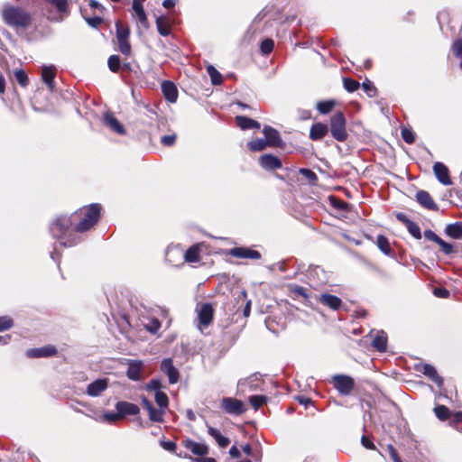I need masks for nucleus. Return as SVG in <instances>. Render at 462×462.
I'll list each match as a JSON object with an SVG mask.
<instances>
[{
  "label": "nucleus",
  "mask_w": 462,
  "mask_h": 462,
  "mask_svg": "<svg viewBox=\"0 0 462 462\" xmlns=\"http://www.w3.org/2000/svg\"><path fill=\"white\" fill-rule=\"evenodd\" d=\"M274 47V42L272 39H265L261 43V51L264 55L270 54Z\"/></svg>",
  "instance_id": "obj_46"
},
{
  "label": "nucleus",
  "mask_w": 462,
  "mask_h": 462,
  "mask_svg": "<svg viewBox=\"0 0 462 462\" xmlns=\"http://www.w3.org/2000/svg\"><path fill=\"white\" fill-rule=\"evenodd\" d=\"M144 327L149 332L156 334L161 328V323L158 319H152L149 320V322L145 324Z\"/></svg>",
  "instance_id": "obj_49"
},
{
  "label": "nucleus",
  "mask_w": 462,
  "mask_h": 462,
  "mask_svg": "<svg viewBox=\"0 0 462 462\" xmlns=\"http://www.w3.org/2000/svg\"><path fill=\"white\" fill-rule=\"evenodd\" d=\"M116 409L120 413L121 418H124L126 415H137L140 411V409L136 404L124 401L117 402Z\"/></svg>",
  "instance_id": "obj_11"
},
{
  "label": "nucleus",
  "mask_w": 462,
  "mask_h": 462,
  "mask_svg": "<svg viewBox=\"0 0 462 462\" xmlns=\"http://www.w3.org/2000/svg\"><path fill=\"white\" fill-rule=\"evenodd\" d=\"M176 135L175 134H169V135H163L161 138V142L163 145L171 146L175 143Z\"/></svg>",
  "instance_id": "obj_57"
},
{
  "label": "nucleus",
  "mask_w": 462,
  "mask_h": 462,
  "mask_svg": "<svg viewBox=\"0 0 462 462\" xmlns=\"http://www.w3.org/2000/svg\"><path fill=\"white\" fill-rule=\"evenodd\" d=\"M13 326L12 319L8 317H0V331L8 329Z\"/></svg>",
  "instance_id": "obj_54"
},
{
  "label": "nucleus",
  "mask_w": 462,
  "mask_h": 462,
  "mask_svg": "<svg viewBox=\"0 0 462 462\" xmlns=\"http://www.w3.org/2000/svg\"><path fill=\"white\" fill-rule=\"evenodd\" d=\"M433 171L438 180L443 185H451L449 178V171L446 165L442 162H435L433 165Z\"/></svg>",
  "instance_id": "obj_10"
},
{
  "label": "nucleus",
  "mask_w": 462,
  "mask_h": 462,
  "mask_svg": "<svg viewBox=\"0 0 462 462\" xmlns=\"http://www.w3.org/2000/svg\"><path fill=\"white\" fill-rule=\"evenodd\" d=\"M260 164L265 170H276L282 167L280 159L270 153L260 157Z\"/></svg>",
  "instance_id": "obj_14"
},
{
  "label": "nucleus",
  "mask_w": 462,
  "mask_h": 462,
  "mask_svg": "<svg viewBox=\"0 0 462 462\" xmlns=\"http://www.w3.org/2000/svg\"><path fill=\"white\" fill-rule=\"evenodd\" d=\"M108 386V379H97L91 383H89L87 387V393L92 397L99 396Z\"/></svg>",
  "instance_id": "obj_9"
},
{
  "label": "nucleus",
  "mask_w": 462,
  "mask_h": 462,
  "mask_svg": "<svg viewBox=\"0 0 462 462\" xmlns=\"http://www.w3.org/2000/svg\"><path fill=\"white\" fill-rule=\"evenodd\" d=\"M328 130H330L331 135L337 141H346L348 137L346 131V120L342 112L338 111L331 116Z\"/></svg>",
  "instance_id": "obj_3"
},
{
  "label": "nucleus",
  "mask_w": 462,
  "mask_h": 462,
  "mask_svg": "<svg viewBox=\"0 0 462 462\" xmlns=\"http://www.w3.org/2000/svg\"><path fill=\"white\" fill-rule=\"evenodd\" d=\"M422 373L432 382H434L439 387L443 385V378L439 375L436 368L433 365L425 364L422 367Z\"/></svg>",
  "instance_id": "obj_23"
},
{
  "label": "nucleus",
  "mask_w": 462,
  "mask_h": 462,
  "mask_svg": "<svg viewBox=\"0 0 462 462\" xmlns=\"http://www.w3.org/2000/svg\"><path fill=\"white\" fill-rule=\"evenodd\" d=\"M334 384L340 393L347 395L354 387V381L351 377L346 375H336L334 377Z\"/></svg>",
  "instance_id": "obj_6"
},
{
  "label": "nucleus",
  "mask_w": 462,
  "mask_h": 462,
  "mask_svg": "<svg viewBox=\"0 0 462 462\" xmlns=\"http://www.w3.org/2000/svg\"><path fill=\"white\" fill-rule=\"evenodd\" d=\"M14 77L16 81L21 87H26L29 83V79L26 72L23 69H16L14 71Z\"/></svg>",
  "instance_id": "obj_39"
},
{
  "label": "nucleus",
  "mask_w": 462,
  "mask_h": 462,
  "mask_svg": "<svg viewBox=\"0 0 462 462\" xmlns=\"http://www.w3.org/2000/svg\"><path fill=\"white\" fill-rule=\"evenodd\" d=\"M445 233L447 236H448L454 239H461L462 238V223L456 222V223L448 225L445 228Z\"/></svg>",
  "instance_id": "obj_28"
},
{
  "label": "nucleus",
  "mask_w": 462,
  "mask_h": 462,
  "mask_svg": "<svg viewBox=\"0 0 462 462\" xmlns=\"http://www.w3.org/2000/svg\"><path fill=\"white\" fill-rule=\"evenodd\" d=\"M2 17L4 22L14 28L26 29L32 23V16L27 11L6 5L2 11Z\"/></svg>",
  "instance_id": "obj_2"
},
{
  "label": "nucleus",
  "mask_w": 462,
  "mask_h": 462,
  "mask_svg": "<svg viewBox=\"0 0 462 462\" xmlns=\"http://www.w3.org/2000/svg\"><path fill=\"white\" fill-rule=\"evenodd\" d=\"M100 210L101 206L99 204H91L85 210L83 218L75 226L76 214H72L69 217L60 216L51 224V234L53 238L60 241L62 246L70 247L76 245L80 241L79 233L90 229L97 223Z\"/></svg>",
  "instance_id": "obj_1"
},
{
  "label": "nucleus",
  "mask_w": 462,
  "mask_h": 462,
  "mask_svg": "<svg viewBox=\"0 0 462 462\" xmlns=\"http://www.w3.org/2000/svg\"><path fill=\"white\" fill-rule=\"evenodd\" d=\"M263 133L269 146H279L282 143L280 134L276 129L266 125L263 127Z\"/></svg>",
  "instance_id": "obj_15"
},
{
  "label": "nucleus",
  "mask_w": 462,
  "mask_h": 462,
  "mask_svg": "<svg viewBox=\"0 0 462 462\" xmlns=\"http://www.w3.org/2000/svg\"><path fill=\"white\" fill-rule=\"evenodd\" d=\"M424 236L426 239H429L435 243H437L440 238L437 234H435L432 230L430 229L424 231Z\"/></svg>",
  "instance_id": "obj_59"
},
{
  "label": "nucleus",
  "mask_w": 462,
  "mask_h": 462,
  "mask_svg": "<svg viewBox=\"0 0 462 462\" xmlns=\"http://www.w3.org/2000/svg\"><path fill=\"white\" fill-rule=\"evenodd\" d=\"M373 346L379 352H384L387 347V336L383 331H379L372 343Z\"/></svg>",
  "instance_id": "obj_27"
},
{
  "label": "nucleus",
  "mask_w": 462,
  "mask_h": 462,
  "mask_svg": "<svg viewBox=\"0 0 462 462\" xmlns=\"http://www.w3.org/2000/svg\"><path fill=\"white\" fill-rule=\"evenodd\" d=\"M334 106L335 101L333 100L320 101L317 104V109L322 115L328 114Z\"/></svg>",
  "instance_id": "obj_32"
},
{
  "label": "nucleus",
  "mask_w": 462,
  "mask_h": 462,
  "mask_svg": "<svg viewBox=\"0 0 462 462\" xmlns=\"http://www.w3.org/2000/svg\"><path fill=\"white\" fill-rule=\"evenodd\" d=\"M162 387V383L159 379H152L149 383L146 385V389L148 391H160Z\"/></svg>",
  "instance_id": "obj_53"
},
{
  "label": "nucleus",
  "mask_w": 462,
  "mask_h": 462,
  "mask_svg": "<svg viewBox=\"0 0 462 462\" xmlns=\"http://www.w3.org/2000/svg\"><path fill=\"white\" fill-rule=\"evenodd\" d=\"M236 120L238 126L243 130L252 129V128H255V129L260 128V124L257 121L251 119L249 117L238 116L236 117Z\"/></svg>",
  "instance_id": "obj_26"
},
{
  "label": "nucleus",
  "mask_w": 462,
  "mask_h": 462,
  "mask_svg": "<svg viewBox=\"0 0 462 462\" xmlns=\"http://www.w3.org/2000/svg\"><path fill=\"white\" fill-rule=\"evenodd\" d=\"M231 254L243 259H260L261 254L258 251L244 247H235L231 250Z\"/></svg>",
  "instance_id": "obj_16"
},
{
  "label": "nucleus",
  "mask_w": 462,
  "mask_h": 462,
  "mask_svg": "<svg viewBox=\"0 0 462 462\" xmlns=\"http://www.w3.org/2000/svg\"><path fill=\"white\" fill-rule=\"evenodd\" d=\"M107 64H108V68L111 71L117 72L120 68V65H121V60H120L119 56H117V55L110 56L108 58Z\"/></svg>",
  "instance_id": "obj_45"
},
{
  "label": "nucleus",
  "mask_w": 462,
  "mask_h": 462,
  "mask_svg": "<svg viewBox=\"0 0 462 462\" xmlns=\"http://www.w3.org/2000/svg\"><path fill=\"white\" fill-rule=\"evenodd\" d=\"M50 5H53L58 12L60 13H67L69 10V2L68 0H45Z\"/></svg>",
  "instance_id": "obj_35"
},
{
  "label": "nucleus",
  "mask_w": 462,
  "mask_h": 462,
  "mask_svg": "<svg viewBox=\"0 0 462 462\" xmlns=\"http://www.w3.org/2000/svg\"><path fill=\"white\" fill-rule=\"evenodd\" d=\"M199 329L202 332L203 328H208L213 320L214 309L210 303H203L199 309L197 310Z\"/></svg>",
  "instance_id": "obj_4"
},
{
  "label": "nucleus",
  "mask_w": 462,
  "mask_h": 462,
  "mask_svg": "<svg viewBox=\"0 0 462 462\" xmlns=\"http://www.w3.org/2000/svg\"><path fill=\"white\" fill-rule=\"evenodd\" d=\"M402 137L407 143H412L415 141L414 134L407 128L402 130Z\"/></svg>",
  "instance_id": "obj_50"
},
{
  "label": "nucleus",
  "mask_w": 462,
  "mask_h": 462,
  "mask_svg": "<svg viewBox=\"0 0 462 462\" xmlns=\"http://www.w3.org/2000/svg\"><path fill=\"white\" fill-rule=\"evenodd\" d=\"M409 233L416 239L421 238V232L420 226L413 221L408 222L405 225Z\"/></svg>",
  "instance_id": "obj_41"
},
{
  "label": "nucleus",
  "mask_w": 462,
  "mask_h": 462,
  "mask_svg": "<svg viewBox=\"0 0 462 462\" xmlns=\"http://www.w3.org/2000/svg\"><path fill=\"white\" fill-rule=\"evenodd\" d=\"M118 42V50L120 52L125 56H129L131 54V45L128 42V39H117Z\"/></svg>",
  "instance_id": "obj_42"
},
{
  "label": "nucleus",
  "mask_w": 462,
  "mask_h": 462,
  "mask_svg": "<svg viewBox=\"0 0 462 462\" xmlns=\"http://www.w3.org/2000/svg\"><path fill=\"white\" fill-rule=\"evenodd\" d=\"M57 353L55 346L47 345L39 348H31L26 351V356L29 358H40L52 356Z\"/></svg>",
  "instance_id": "obj_8"
},
{
  "label": "nucleus",
  "mask_w": 462,
  "mask_h": 462,
  "mask_svg": "<svg viewBox=\"0 0 462 462\" xmlns=\"http://www.w3.org/2000/svg\"><path fill=\"white\" fill-rule=\"evenodd\" d=\"M416 199L418 203L425 208L431 210H438V205L434 202L429 192L420 190L416 193Z\"/></svg>",
  "instance_id": "obj_13"
},
{
  "label": "nucleus",
  "mask_w": 462,
  "mask_h": 462,
  "mask_svg": "<svg viewBox=\"0 0 462 462\" xmlns=\"http://www.w3.org/2000/svg\"><path fill=\"white\" fill-rule=\"evenodd\" d=\"M177 0H164L162 2V6L164 8L170 9L172 8L176 5Z\"/></svg>",
  "instance_id": "obj_64"
},
{
  "label": "nucleus",
  "mask_w": 462,
  "mask_h": 462,
  "mask_svg": "<svg viewBox=\"0 0 462 462\" xmlns=\"http://www.w3.org/2000/svg\"><path fill=\"white\" fill-rule=\"evenodd\" d=\"M122 419L120 413L116 412H106L104 414V420L107 422L113 423L117 420Z\"/></svg>",
  "instance_id": "obj_56"
},
{
  "label": "nucleus",
  "mask_w": 462,
  "mask_h": 462,
  "mask_svg": "<svg viewBox=\"0 0 462 462\" xmlns=\"http://www.w3.org/2000/svg\"><path fill=\"white\" fill-rule=\"evenodd\" d=\"M104 123L114 132L119 134H125V130L124 125L114 116L111 113H106L104 115Z\"/></svg>",
  "instance_id": "obj_21"
},
{
  "label": "nucleus",
  "mask_w": 462,
  "mask_h": 462,
  "mask_svg": "<svg viewBox=\"0 0 462 462\" xmlns=\"http://www.w3.org/2000/svg\"><path fill=\"white\" fill-rule=\"evenodd\" d=\"M133 16L135 18L144 29L149 28V22L143 5L132 3Z\"/></svg>",
  "instance_id": "obj_17"
},
{
  "label": "nucleus",
  "mask_w": 462,
  "mask_h": 462,
  "mask_svg": "<svg viewBox=\"0 0 462 462\" xmlns=\"http://www.w3.org/2000/svg\"><path fill=\"white\" fill-rule=\"evenodd\" d=\"M248 146L250 150L254 152H260L269 146L267 142L264 139L257 138L248 143Z\"/></svg>",
  "instance_id": "obj_34"
},
{
  "label": "nucleus",
  "mask_w": 462,
  "mask_h": 462,
  "mask_svg": "<svg viewBox=\"0 0 462 462\" xmlns=\"http://www.w3.org/2000/svg\"><path fill=\"white\" fill-rule=\"evenodd\" d=\"M183 445L187 449L197 456H205L208 452L207 445L196 442L192 439L184 440Z\"/></svg>",
  "instance_id": "obj_19"
},
{
  "label": "nucleus",
  "mask_w": 462,
  "mask_h": 462,
  "mask_svg": "<svg viewBox=\"0 0 462 462\" xmlns=\"http://www.w3.org/2000/svg\"><path fill=\"white\" fill-rule=\"evenodd\" d=\"M143 364L141 361H131L128 365L126 374L129 379L138 381L141 379Z\"/></svg>",
  "instance_id": "obj_24"
},
{
  "label": "nucleus",
  "mask_w": 462,
  "mask_h": 462,
  "mask_svg": "<svg viewBox=\"0 0 462 462\" xmlns=\"http://www.w3.org/2000/svg\"><path fill=\"white\" fill-rule=\"evenodd\" d=\"M299 172L301 176L306 178L311 183H314L318 180L317 174L310 169L301 168V169H300Z\"/></svg>",
  "instance_id": "obj_47"
},
{
  "label": "nucleus",
  "mask_w": 462,
  "mask_h": 462,
  "mask_svg": "<svg viewBox=\"0 0 462 462\" xmlns=\"http://www.w3.org/2000/svg\"><path fill=\"white\" fill-rule=\"evenodd\" d=\"M116 39H128L130 35V30L127 26L123 25L120 22L116 23Z\"/></svg>",
  "instance_id": "obj_36"
},
{
  "label": "nucleus",
  "mask_w": 462,
  "mask_h": 462,
  "mask_svg": "<svg viewBox=\"0 0 462 462\" xmlns=\"http://www.w3.org/2000/svg\"><path fill=\"white\" fill-rule=\"evenodd\" d=\"M332 201H333V206L339 209H346L347 207L346 203L340 201L335 198L332 199Z\"/></svg>",
  "instance_id": "obj_61"
},
{
  "label": "nucleus",
  "mask_w": 462,
  "mask_h": 462,
  "mask_svg": "<svg viewBox=\"0 0 462 462\" xmlns=\"http://www.w3.org/2000/svg\"><path fill=\"white\" fill-rule=\"evenodd\" d=\"M208 433L215 439L220 448H226L229 444V439L223 436L220 431L211 426H208Z\"/></svg>",
  "instance_id": "obj_25"
},
{
  "label": "nucleus",
  "mask_w": 462,
  "mask_h": 462,
  "mask_svg": "<svg viewBox=\"0 0 462 462\" xmlns=\"http://www.w3.org/2000/svg\"><path fill=\"white\" fill-rule=\"evenodd\" d=\"M221 408L228 414L241 415L245 411V404L242 401L231 397H225L221 401Z\"/></svg>",
  "instance_id": "obj_5"
},
{
  "label": "nucleus",
  "mask_w": 462,
  "mask_h": 462,
  "mask_svg": "<svg viewBox=\"0 0 462 462\" xmlns=\"http://www.w3.org/2000/svg\"><path fill=\"white\" fill-rule=\"evenodd\" d=\"M207 71H208V75L210 76L211 82L213 85H220L221 84L222 76L214 66L208 65L207 67Z\"/></svg>",
  "instance_id": "obj_33"
},
{
  "label": "nucleus",
  "mask_w": 462,
  "mask_h": 462,
  "mask_svg": "<svg viewBox=\"0 0 462 462\" xmlns=\"http://www.w3.org/2000/svg\"><path fill=\"white\" fill-rule=\"evenodd\" d=\"M229 455H230L232 457L237 458V457H240L241 453H240L239 449H238L236 446H233V447L230 448V450H229Z\"/></svg>",
  "instance_id": "obj_63"
},
{
  "label": "nucleus",
  "mask_w": 462,
  "mask_h": 462,
  "mask_svg": "<svg viewBox=\"0 0 462 462\" xmlns=\"http://www.w3.org/2000/svg\"><path fill=\"white\" fill-rule=\"evenodd\" d=\"M183 257L189 263L198 262L199 260V248L196 245L191 246L183 254Z\"/></svg>",
  "instance_id": "obj_31"
},
{
  "label": "nucleus",
  "mask_w": 462,
  "mask_h": 462,
  "mask_svg": "<svg viewBox=\"0 0 462 462\" xmlns=\"http://www.w3.org/2000/svg\"><path fill=\"white\" fill-rule=\"evenodd\" d=\"M156 26L159 33L162 36H168L171 33V27L168 22V18L165 16H160L156 19Z\"/></svg>",
  "instance_id": "obj_29"
},
{
  "label": "nucleus",
  "mask_w": 462,
  "mask_h": 462,
  "mask_svg": "<svg viewBox=\"0 0 462 462\" xmlns=\"http://www.w3.org/2000/svg\"><path fill=\"white\" fill-rule=\"evenodd\" d=\"M155 402L161 409H166L169 403L168 396L165 393L158 391L155 393Z\"/></svg>",
  "instance_id": "obj_38"
},
{
  "label": "nucleus",
  "mask_w": 462,
  "mask_h": 462,
  "mask_svg": "<svg viewBox=\"0 0 462 462\" xmlns=\"http://www.w3.org/2000/svg\"><path fill=\"white\" fill-rule=\"evenodd\" d=\"M361 442H362V445L365 448H368V449H374L375 447L374 445V443L369 439H367L365 436H363L362 439H361Z\"/></svg>",
  "instance_id": "obj_60"
},
{
  "label": "nucleus",
  "mask_w": 462,
  "mask_h": 462,
  "mask_svg": "<svg viewBox=\"0 0 462 462\" xmlns=\"http://www.w3.org/2000/svg\"><path fill=\"white\" fill-rule=\"evenodd\" d=\"M142 403H143V408L145 410H147V411H149L150 410H152L153 408L152 403L146 397L142 398Z\"/></svg>",
  "instance_id": "obj_62"
},
{
  "label": "nucleus",
  "mask_w": 462,
  "mask_h": 462,
  "mask_svg": "<svg viewBox=\"0 0 462 462\" xmlns=\"http://www.w3.org/2000/svg\"><path fill=\"white\" fill-rule=\"evenodd\" d=\"M291 291L300 296H302L303 298L307 299L309 297L308 295V289L300 285H293L291 286Z\"/></svg>",
  "instance_id": "obj_52"
},
{
  "label": "nucleus",
  "mask_w": 462,
  "mask_h": 462,
  "mask_svg": "<svg viewBox=\"0 0 462 462\" xmlns=\"http://www.w3.org/2000/svg\"><path fill=\"white\" fill-rule=\"evenodd\" d=\"M376 245L378 248L386 255H389L392 252L389 240L382 235H379L376 238Z\"/></svg>",
  "instance_id": "obj_30"
},
{
  "label": "nucleus",
  "mask_w": 462,
  "mask_h": 462,
  "mask_svg": "<svg viewBox=\"0 0 462 462\" xmlns=\"http://www.w3.org/2000/svg\"><path fill=\"white\" fill-rule=\"evenodd\" d=\"M162 90L166 100L171 103H175L178 98V90L174 83L171 81H163L162 84Z\"/></svg>",
  "instance_id": "obj_20"
},
{
  "label": "nucleus",
  "mask_w": 462,
  "mask_h": 462,
  "mask_svg": "<svg viewBox=\"0 0 462 462\" xmlns=\"http://www.w3.org/2000/svg\"><path fill=\"white\" fill-rule=\"evenodd\" d=\"M328 133V126L323 123H315L310 130V138L312 141L321 140Z\"/></svg>",
  "instance_id": "obj_18"
},
{
  "label": "nucleus",
  "mask_w": 462,
  "mask_h": 462,
  "mask_svg": "<svg viewBox=\"0 0 462 462\" xmlns=\"http://www.w3.org/2000/svg\"><path fill=\"white\" fill-rule=\"evenodd\" d=\"M452 49H453L454 54L457 57L462 58V39L456 40L453 42Z\"/></svg>",
  "instance_id": "obj_55"
},
{
  "label": "nucleus",
  "mask_w": 462,
  "mask_h": 462,
  "mask_svg": "<svg viewBox=\"0 0 462 462\" xmlns=\"http://www.w3.org/2000/svg\"><path fill=\"white\" fill-rule=\"evenodd\" d=\"M434 411L436 416L441 420H447L450 415L449 410L445 405L436 406Z\"/></svg>",
  "instance_id": "obj_43"
},
{
  "label": "nucleus",
  "mask_w": 462,
  "mask_h": 462,
  "mask_svg": "<svg viewBox=\"0 0 462 462\" xmlns=\"http://www.w3.org/2000/svg\"><path fill=\"white\" fill-rule=\"evenodd\" d=\"M436 244L439 245L441 251L445 254H451L455 252L453 245L447 243L442 238H439V240Z\"/></svg>",
  "instance_id": "obj_48"
},
{
  "label": "nucleus",
  "mask_w": 462,
  "mask_h": 462,
  "mask_svg": "<svg viewBox=\"0 0 462 462\" xmlns=\"http://www.w3.org/2000/svg\"><path fill=\"white\" fill-rule=\"evenodd\" d=\"M150 420L153 422H162L163 420V409H155L154 407L148 411Z\"/></svg>",
  "instance_id": "obj_37"
},
{
  "label": "nucleus",
  "mask_w": 462,
  "mask_h": 462,
  "mask_svg": "<svg viewBox=\"0 0 462 462\" xmlns=\"http://www.w3.org/2000/svg\"><path fill=\"white\" fill-rule=\"evenodd\" d=\"M343 82H344V88H346V90L347 92H350V93L357 90L360 86L356 80L350 79V78H344Z\"/></svg>",
  "instance_id": "obj_44"
},
{
  "label": "nucleus",
  "mask_w": 462,
  "mask_h": 462,
  "mask_svg": "<svg viewBox=\"0 0 462 462\" xmlns=\"http://www.w3.org/2000/svg\"><path fill=\"white\" fill-rule=\"evenodd\" d=\"M249 402L253 408L257 410L267 402V398L264 395H253L250 397Z\"/></svg>",
  "instance_id": "obj_40"
},
{
  "label": "nucleus",
  "mask_w": 462,
  "mask_h": 462,
  "mask_svg": "<svg viewBox=\"0 0 462 462\" xmlns=\"http://www.w3.org/2000/svg\"><path fill=\"white\" fill-rule=\"evenodd\" d=\"M161 370L167 374L171 384H174L179 381L180 374L178 369L173 365L171 358L162 360L161 364Z\"/></svg>",
  "instance_id": "obj_7"
},
{
  "label": "nucleus",
  "mask_w": 462,
  "mask_h": 462,
  "mask_svg": "<svg viewBox=\"0 0 462 462\" xmlns=\"http://www.w3.org/2000/svg\"><path fill=\"white\" fill-rule=\"evenodd\" d=\"M86 22L88 23V25H90L92 27H97L103 22V20L99 16H94V17L86 18Z\"/></svg>",
  "instance_id": "obj_58"
},
{
  "label": "nucleus",
  "mask_w": 462,
  "mask_h": 462,
  "mask_svg": "<svg viewBox=\"0 0 462 462\" xmlns=\"http://www.w3.org/2000/svg\"><path fill=\"white\" fill-rule=\"evenodd\" d=\"M362 87L364 90L367 93L369 97H373L375 94V88L370 80H365L363 82Z\"/></svg>",
  "instance_id": "obj_51"
},
{
  "label": "nucleus",
  "mask_w": 462,
  "mask_h": 462,
  "mask_svg": "<svg viewBox=\"0 0 462 462\" xmlns=\"http://www.w3.org/2000/svg\"><path fill=\"white\" fill-rule=\"evenodd\" d=\"M55 67L45 66L42 70V81L47 85L51 91L54 89Z\"/></svg>",
  "instance_id": "obj_22"
},
{
  "label": "nucleus",
  "mask_w": 462,
  "mask_h": 462,
  "mask_svg": "<svg viewBox=\"0 0 462 462\" xmlns=\"http://www.w3.org/2000/svg\"><path fill=\"white\" fill-rule=\"evenodd\" d=\"M319 301L333 310H337L342 306V300L338 297L329 293L320 294Z\"/></svg>",
  "instance_id": "obj_12"
}]
</instances>
